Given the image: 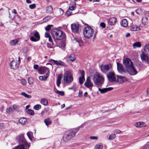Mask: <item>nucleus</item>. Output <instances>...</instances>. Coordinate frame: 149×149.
I'll return each instance as SVG.
<instances>
[{
	"label": "nucleus",
	"mask_w": 149,
	"mask_h": 149,
	"mask_svg": "<svg viewBox=\"0 0 149 149\" xmlns=\"http://www.w3.org/2000/svg\"><path fill=\"white\" fill-rule=\"evenodd\" d=\"M16 139L19 144L13 149H28L29 148L30 145L26 140L23 134H19Z\"/></svg>",
	"instance_id": "f257e3e1"
},
{
	"label": "nucleus",
	"mask_w": 149,
	"mask_h": 149,
	"mask_svg": "<svg viewBox=\"0 0 149 149\" xmlns=\"http://www.w3.org/2000/svg\"><path fill=\"white\" fill-rule=\"evenodd\" d=\"M78 130V128H74L65 131L63 137V141L65 142L69 141L74 136Z\"/></svg>",
	"instance_id": "f03ea898"
},
{
	"label": "nucleus",
	"mask_w": 149,
	"mask_h": 149,
	"mask_svg": "<svg viewBox=\"0 0 149 149\" xmlns=\"http://www.w3.org/2000/svg\"><path fill=\"white\" fill-rule=\"evenodd\" d=\"M51 35L54 40H60L64 39L65 35L61 30L57 29H54L52 30Z\"/></svg>",
	"instance_id": "7ed1b4c3"
},
{
	"label": "nucleus",
	"mask_w": 149,
	"mask_h": 149,
	"mask_svg": "<svg viewBox=\"0 0 149 149\" xmlns=\"http://www.w3.org/2000/svg\"><path fill=\"white\" fill-rule=\"evenodd\" d=\"M93 80L95 84L99 86H101L104 82L102 75L98 73L94 75Z\"/></svg>",
	"instance_id": "20e7f679"
},
{
	"label": "nucleus",
	"mask_w": 149,
	"mask_h": 149,
	"mask_svg": "<svg viewBox=\"0 0 149 149\" xmlns=\"http://www.w3.org/2000/svg\"><path fill=\"white\" fill-rule=\"evenodd\" d=\"M63 80L66 83H71L73 80V74L70 71H65L64 74Z\"/></svg>",
	"instance_id": "39448f33"
},
{
	"label": "nucleus",
	"mask_w": 149,
	"mask_h": 149,
	"mask_svg": "<svg viewBox=\"0 0 149 149\" xmlns=\"http://www.w3.org/2000/svg\"><path fill=\"white\" fill-rule=\"evenodd\" d=\"M83 33L85 38L89 39L93 36V30L90 27H86L84 29Z\"/></svg>",
	"instance_id": "423d86ee"
},
{
	"label": "nucleus",
	"mask_w": 149,
	"mask_h": 149,
	"mask_svg": "<svg viewBox=\"0 0 149 149\" xmlns=\"http://www.w3.org/2000/svg\"><path fill=\"white\" fill-rule=\"evenodd\" d=\"M100 68L101 71L104 73L112 69V66L110 64L105 65H101Z\"/></svg>",
	"instance_id": "0eeeda50"
},
{
	"label": "nucleus",
	"mask_w": 149,
	"mask_h": 149,
	"mask_svg": "<svg viewBox=\"0 0 149 149\" xmlns=\"http://www.w3.org/2000/svg\"><path fill=\"white\" fill-rule=\"evenodd\" d=\"M107 77L108 80L110 82H116V79L113 71H110L107 74Z\"/></svg>",
	"instance_id": "6e6552de"
},
{
	"label": "nucleus",
	"mask_w": 149,
	"mask_h": 149,
	"mask_svg": "<svg viewBox=\"0 0 149 149\" xmlns=\"http://www.w3.org/2000/svg\"><path fill=\"white\" fill-rule=\"evenodd\" d=\"M126 71L130 75H134L137 74V72L134 65L126 69Z\"/></svg>",
	"instance_id": "1a4fd4ad"
},
{
	"label": "nucleus",
	"mask_w": 149,
	"mask_h": 149,
	"mask_svg": "<svg viewBox=\"0 0 149 149\" xmlns=\"http://www.w3.org/2000/svg\"><path fill=\"white\" fill-rule=\"evenodd\" d=\"M123 63L126 69L134 65L131 60L128 58H126L124 59L123 61Z\"/></svg>",
	"instance_id": "9d476101"
},
{
	"label": "nucleus",
	"mask_w": 149,
	"mask_h": 149,
	"mask_svg": "<svg viewBox=\"0 0 149 149\" xmlns=\"http://www.w3.org/2000/svg\"><path fill=\"white\" fill-rule=\"evenodd\" d=\"M140 57L143 62L149 63V55H147L146 54L142 52L140 55Z\"/></svg>",
	"instance_id": "9b49d317"
},
{
	"label": "nucleus",
	"mask_w": 149,
	"mask_h": 149,
	"mask_svg": "<svg viewBox=\"0 0 149 149\" xmlns=\"http://www.w3.org/2000/svg\"><path fill=\"white\" fill-rule=\"evenodd\" d=\"M71 29L72 32L76 33L79 32V24H78L74 23L71 25Z\"/></svg>",
	"instance_id": "f8f14e48"
},
{
	"label": "nucleus",
	"mask_w": 149,
	"mask_h": 149,
	"mask_svg": "<svg viewBox=\"0 0 149 149\" xmlns=\"http://www.w3.org/2000/svg\"><path fill=\"white\" fill-rule=\"evenodd\" d=\"M9 65L10 68L13 70H17L19 67V64L14 60L11 61Z\"/></svg>",
	"instance_id": "ddd939ff"
},
{
	"label": "nucleus",
	"mask_w": 149,
	"mask_h": 149,
	"mask_svg": "<svg viewBox=\"0 0 149 149\" xmlns=\"http://www.w3.org/2000/svg\"><path fill=\"white\" fill-rule=\"evenodd\" d=\"M117 70L119 72L123 74L126 72V70H125L123 65L119 63H117Z\"/></svg>",
	"instance_id": "4468645a"
},
{
	"label": "nucleus",
	"mask_w": 149,
	"mask_h": 149,
	"mask_svg": "<svg viewBox=\"0 0 149 149\" xmlns=\"http://www.w3.org/2000/svg\"><path fill=\"white\" fill-rule=\"evenodd\" d=\"M117 79L116 80L117 82L119 84H122L127 81V78L125 76L117 75Z\"/></svg>",
	"instance_id": "2eb2a0df"
},
{
	"label": "nucleus",
	"mask_w": 149,
	"mask_h": 149,
	"mask_svg": "<svg viewBox=\"0 0 149 149\" xmlns=\"http://www.w3.org/2000/svg\"><path fill=\"white\" fill-rule=\"evenodd\" d=\"M50 62H52L53 61L54 64L57 65H60L66 67L67 65L63 62L61 60L56 61L53 59H50L49 61Z\"/></svg>",
	"instance_id": "dca6fc26"
},
{
	"label": "nucleus",
	"mask_w": 149,
	"mask_h": 149,
	"mask_svg": "<svg viewBox=\"0 0 149 149\" xmlns=\"http://www.w3.org/2000/svg\"><path fill=\"white\" fill-rule=\"evenodd\" d=\"M34 37L32 36L30 38V40L33 42H36L39 41L40 39V36L38 32H36L34 34Z\"/></svg>",
	"instance_id": "f3484780"
},
{
	"label": "nucleus",
	"mask_w": 149,
	"mask_h": 149,
	"mask_svg": "<svg viewBox=\"0 0 149 149\" xmlns=\"http://www.w3.org/2000/svg\"><path fill=\"white\" fill-rule=\"evenodd\" d=\"M84 85L85 86L88 88H89L90 87H92L93 86V84L91 82L90 77H88L84 84Z\"/></svg>",
	"instance_id": "a211bd4d"
},
{
	"label": "nucleus",
	"mask_w": 149,
	"mask_h": 149,
	"mask_svg": "<svg viewBox=\"0 0 149 149\" xmlns=\"http://www.w3.org/2000/svg\"><path fill=\"white\" fill-rule=\"evenodd\" d=\"M113 89L112 87H109L104 88L103 89H101L98 88V91H100L101 94H103L107 92L108 91H110Z\"/></svg>",
	"instance_id": "6ab92c4d"
},
{
	"label": "nucleus",
	"mask_w": 149,
	"mask_h": 149,
	"mask_svg": "<svg viewBox=\"0 0 149 149\" xmlns=\"http://www.w3.org/2000/svg\"><path fill=\"white\" fill-rule=\"evenodd\" d=\"M38 71L39 73L41 74H43L45 72L47 71L48 72V71H49V69L45 67H40L38 69Z\"/></svg>",
	"instance_id": "aec40b11"
},
{
	"label": "nucleus",
	"mask_w": 149,
	"mask_h": 149,
	"mask_svg": "<svg viewBox=\"0 0 149 149\" xmlns=\"http://www.w3.org/2000/svg\"><path fill=\"white\" fill-rule=\"evenodd\" d=\"M117 19L115 17L109 18L108 21V24L111 25H114L115 24Z\"/></svg>",
	"instance_id": "412c9836"
},
{
	"label": "nucleus",
	"mask_w": 149,
	"mask_h": 149,
	"mask_svg": "<svg viewBox=\"0 0 149 149\" xmlns=\"http://www.w3.org/2000/svg\"><path fill=\"white\" fill-rule=\"evenodd\" d=\"M49 71H48V72H47V74H46L45 76H41L39 77V80L41 81H45L46 80L49 76Z\"/></svg>",
	"instance_id": "4be33fe9"
},
{
	"label": "nucleus",
	"mask_w": 149,
	"mask_h": 149,
	"mask_svg": "<svg viewBox=\"0 0 149 149\" xmlns=\"http://www.w3.org/2000/svg\"><path fill=\"white\" fill-rule=\"evenodd\" d=\"M134 125L136 127H143L146 126V124L144 122H138L135 123Z\"/></svg>",
	"instance_id": "5701e85b"
},
{
	"label": "nucleus",
	"mask_w": 149,
	"mask_h": 149,
	"mask_svg": "<svg viewBox=\"0 0 149 149\" xmlns=\"http://www.w3.org/2000/svg\"><path fill=\"white\" fill-rule=\"evenodd\" d=\"M76 3L74 2H73L72 3L70 4L69 7L68 9L70 10H74L76 8Z\"/></svg>",
	"instance_id": "b1692460"
},
{
	"label": "nucleus",
	"mask_w": 149,
	"mask_h": 149,
	"mask_svg": "<svg viewBox=\"0 0 149 149\" xmlns=\"http://www.w3.org/2000/svg\"><path fill=\"white\" fill-rule=\"evenodd\" d=\"M144 53L146 54L147 55H149V45L146 44L144 48Z\"/></svg>",
	"instance_id": "393cba45"
},
{
	"label": "nucleus",
	"mask_w": 149,
	"mask_h": 149,
	"mask_svg": "<svg viewBox=\"0 0 149 149\" xmlns=\"http://www.w3.org/2000/svg\"><path fill=\"white\" fill-rule=\"evenodd\" d=\"M62 78V75L61 74H59L57 77L56 84L58 87L59 86L61 83V81Z\"/></svg>",
	"instance_id": "a878e982"
},
{
	"label": "nucleus",
	"mask_w": 149,
	"mask_h": 149,
	"mask_svg": "<svg viewBox=\"0 0 149 149\" xmlns=\"http://www.w3.org/2000/svg\"><path fill=\"white\" fill-rule=\"evenodd\" d=\"M46 10L47 13H51L53 12V8L52 6L50 5L46 7Z\"/></svg>",
	"instance_id": "bb28decb"
},
{
	"label": "nucleus",
	"mask_w": 149,
	"mask_h": 149,
	"mask_svg": "<svg viewBox=\"0 0 149 149\" xmlns=\"http://www.w3.org/2000/svg\"><path fill=\"white\" fill-rule=\"evenodd\" d=\"M121 25L123 27H126L128 25L127 21L126 19H124L122 20L120 22Z\"/></svg>",
	"instance_id": "cd10ccee"
},
{
	"label": "nucleus",
	"mask_w": 149,
	"mask_h": 149,
	"mask_svg": "<svg viewBox=\"0 0 149 149\" xmlns=\"http://www.w3.org/2000/svg\"><path fill=\"white\" fill-rule=\"evenodd\" d=\"M130 30L132 31H135L139 30L140 29V28L137 26L132 25L131 26Z\"/></svg>",
	"instance_id": "c85d7f7f"
},
{
	"label": "nucleus",
	"mask_w": 149,
	"mask_h": 149,
	"mask_svg": "<svg viewBox=\"0 0 149 149\" xmlns=\"http://www.w3.org/2000/svg\"><path fill=\"white\" fill-rule=\"evenodd\" d=\"M141 45L140 42H137L134 43L133 44L132 46L133 48H135L137 47H141Z\"/></svg>",
	"instance_id": "c756f323"
},
{
	"label": "nucleus",
	"mask_w": 149,
	"mask_h": 149,
	"mask_svg": "<svg viewBox=\"0 0 149 149\" xmlns=\"http://www.w3.org/2000/svg\"><path fill=\"white\" fill-rule=\"evenodd\" d=\"M68 58L72 62H73L76 59L75 55L74 54H71L68 56Z\"/></svg>",
	"instance_id": "7c9ffc66"
},
{
	"label": "nucleus",
	"mask_w": 149,
	"mask_h": 149,
	"mask_svg": "<svg viewBox=\"0 0 149 149\" xmlns=\"http://www.w3.org/2000/svg\"><path fill=\"white\" fill-rule=\"evenodd\" d=\"M40 103L45 106L47 105L48 104L47 100L45 98H43L40 101Z\"/></svg>",
	"instance_id": "2f4dec72"
},
{
	"label": "nucleus",
	"mask_w": 149,
	"mask_h": 149,
	"mask_svg": "<svg viewBox=\"0 0 149 149\" xmlns=\"http://www.w3.org/2000/svg\"><path fill=\"white\" fill-rule=\"evenodd\" d=\"M26 121V119L25 118H22L19 120V123L22 125H24Z\"/></svg>",
	"instance_id": "473e14b6"
},
{
	"label": "nucleus",
	"mask_w": 149,
	"mask_h": 149,
	"mask_svg": "<svg viewBox=\"0 0 149 149\" xmlns=\"http://www.w3.org/2000/svg\"><path fill=\"white\" fill-rule=\"evenodd\" d=\"M148 21V18L146 17H143L142 19V23L144 25H146Z\"/></svg>",
	"instance_id": "72a5a7b5"
},
{
	"label": "nucleus",
	"mask_w": 149,
	"mask_h": 149,
	"mask_svg": "<svg viewBox=\"0 0 149 149\" xmlns=\"http://www.w3.org/2000/svg\"><path fill=\"white\" fill-rule=\"evenodd\" d=\"M44 122L46 125L47 126L51 123L52 121L50 118H47L44 120Z\"/></svg>",
	"instance_id": "f704fd0d"
},
{
	"label": "nucleus",
	"mask_w": 149,
	"mask_h": 149,
	"mask_svg": "<svg viewBox=\"0 0 149 149\" xmlns=\"http://www.w3.org/2000/svg\"><path fill=\"white\" fill-rule=\"evenodd\" d=\"M103 147V145L101 143L97 144L95 147L94 149H102Z\"/></svg>",
	"instance_id": "c9c22d12"
},
{
	"label": "nucleus",
	"mask_w": 149,
	"mask_h": 149,
	"mask_svg": "<svg viewBox=\"0 0 149 149\" xmlns=\"http://www.w3.org/2000/svg\"><path fill=\"white\" fill-rule=\"evenodd\" d=\"M18 42V41L16 39H15L11 40L9 43L11 45H14Z\"/></svg>",
	"instance_id": "e433bc0d"
},
{
	"label": "nucleus",
	"mask_w": 149,
	"mask_h": 149,
	"mask_svg": "<svg viewBox=\"0 0 149 149\" xmlns=\"http://www.w3.org/2000/svg\"><path fill=\"white\" fill-rule=\"evenodd\" d=\"M75 40L79 43V45L81 46V44H82L83 42V41L81 38H77L75 39Z\"/></svg>",
	"instance_id": "4c0bfd02"
},
{
	"label": "nucleus",
	"mask_w": 149,
	"mask_h": 149,
	"mask_svg": "<svg viewBox=\"0 0 149 149\" xmlns=\"http://www.w3.org/2000/svg\"><path fill=\"white\" fill-rule=\"evenodd\" d=\"M26 111L27 113L30 115H33L34 114V111L31 109H27Z\"/></svg>",
	"instance_id": "58836bf2"
},
{
	"label": "nucleus",
	"mask_w": 149,
	"mask_h": 149,
	"mask_svg": "<svg viewBox=\"0 0 149 149\" xmlns=\"http://www.w3.org/2000/svg\"><path fill=\"white\" fill-rule=\"evenodd\" d=\"M116 137V135L115 134H112L110 135L108 139L109 140H112Z\"/></svg>",
	"instance_id": "ea45409f"
},
{
	"label": "nucleus",
	"mask_w": 149,
	"mask_h": 149,
	"mask_svg": "<svg viewBox=\"0 0 149 149\" xmlns=\"http://www.w3.org/2000/svg\"><path fill=\"white\" fill-rule=\"evenodd\" d=\"M21 95H23L25 97L28 98H31V96L30 95H28L25 92H22L21 93Z\"/></svg>",
	"instance_id": "a19ab883"
},
{
	"label": "nucleus",
	"mask_w": 149,
	"mask_h": 149,
	"mask_svg": "<svg viewBox=\"0 0 149 149\" xmlns=\"http://www.w3.org/2000/svg\"><path fill=\"white\" fill-rule=\"evenodd\" d=\"M41 107V105L38 104L35 105L33 107V108L34 109L38 110L40 109Z\"/></svg>",
	"instance_id": "79ce46f5"
},
{
	"label": "nucleus",
	"mask_w": 149,
	"mask_h": 149,
	"mask_svg": "<svg viewBox=\"0 0 149 149\" xmlns=\"http://www.w3.org/2000/svg\"><path fill=\"white\" fill-rule=\"evenodd\" d=\"M85 80V79L84 78H83V77H79V84H80L82 85L83 84Z\"/></svg>",
	"instance_id": "37998d69"
},
{
	"label": "nucleus",
	"mask_w": 149,
	"mask_h": 149,
	"mask_svg": "<svg viewBox=\"0 0 149 149\" xmlns=\"http://www.w3.org/2000/svg\"><path fill=\"white\" fill-rule=\"evenodd\" d=\"M6 112L8 113H10L11 112H12L13 111V109H12V107L11 106L10 107H9L6 110Z\"/></svg>",
	"instance_id": "c03bdc74"
},
{
	"label": "nucleus",
	"mask_w": 149,
	"mask_h": 149,
	"mask_svg": "<svg viewBox=\"0 0 149 149\" xmlns=\"http://www.w3.org/2000/svg\"><path fill=\"white\" fill-rule=\"evenodd\" d=\"M55 93L62 96L64 95V92L63 91H59L57 90Z\"/></svg>",
	"instance_id": "a18cd8bd"
},
{
	"label": "nucleus",
	"mask_w": 149,
	"mask_h": 149,
	"mask_svg": "<svg viewBox=\"0 0 149 149\" xmlns=\"http://www.w3.org/2000/svg\"><path fill=\"white\" fill-rule=\"evenodd\" d=\"M53 26L52 25H48L46 27H45L46 30L48 31L50 30L51 27Z\"/></svg>",
	"instance_id": "49530a36"
},
{
	"label": "nucleus",
	"mask_w": 149,
	"mask_h": 149,
	"mask_svg": "<svg viewBox=\"0 0 149 149\" xmlns=\"http://www.w3.org/2000/svg\"><path fill=\"white\" fill-rule=\"evenodd\" d=\"M59 12V15L61 16L64 13V11L63 10L61 9V8L59 9L58 10Z\"/></svg>",
	"instance_id": "de8ad7c7"
},
{
	"label": "nucleus",
	"mask_w": 149,
	"mask_h": 149,
	"mask_svg": "<svg viewBox=\"0 0 149 149\" xmlns=\"http://www.w3.org/2000/svg\"><path fill=\"white\" fill-rule=\"evenodd\" d=\"M21 82L22 84L23 85H25L26 83V80L24 79H21Z\"/></svg>",
	"instance_id": "09e8293b"
},
{
	"label": "nucleus",
	"mask_w": 149,
	"mask_h": 149,
	"mask_svg": "<svg viewBox=\"0 0 149 149\" xmlns=\"http://www.w3.org/2000/svg\"><path fill=\"white\" fill-rule=\"evenodd\" d=\"M36 7V5L34 3L29 5V7L31 9H33L34 8Z\"/></svg>",
	"instance_id": "8fccbe9b"
},
{
	"label": "nucleus",
	"mask_w": 149,
	"mask_h": 149,
	"mask_svg": "<svg viewBox=\"0 0 149 149\" xmlns=\"http://www.w3.org/2000/svg\"><path fill=\"white\" fill-rule=\"evenodd\" d=\"M49 39V41L51 43V45H53V43L51 36L48 38Z\"/></svg>",
	"instance_id": "3c124183"
},
{
	"label": "nucleus",
	"mask_w": 149,
	"mask_h": 149,
	"mask_svg": "<svg viewBox=\"0 0 149 149\" xmlns=\"http://www.w3.org/2000/svg\"><path fill=\"white\" fill-rule=\"evenodd\" d=\"M66 14L67 16H69L72 14V13L68 10L66 12Z\"/></svg>",
	"instance_id": "603ef678"
},
{
	"label": "nucleus",
	"mask_w": 149,
	"mask_h": 149,
	"mask_svg": "<svg viewBox=\"0 0 149 149\" xmlns=\"http://www.w3.org/2000/svg\"><path fill=\"white\" fill-rule=\"evenodd\" d=\"M81 77L84 78L85 73L84 70H82L81 72Z\"/></svg>",
	"instance_id": "864d4df0"
},
{
	"label": "nucleus",
	"mask_w": 149,
	"mask_h": 149,
	"mask_svg": "<svg viewBox=\"0 0 149 149\" xmlns=\"http://www.w3.org/2000/svg\"><path fill=\"white\" fill-rule=\"evenodd\" d=\"M50 19V17L49 16H47L44 18L43 19V20L44 21H47L49 20Z\"/></svg>",
	"instance_id": "5fc2aeb1"
},
{
	"label": "nucleus",
	"mask_w": 149,
	"mask_h": 149,
	"mask_svg": "<svg viewBox=\"0 0 149 149\" xmlns=\"http://www.w3.org/2000/svg\"><path fill=\"white\" fill-rule=\"evenodd\" d=\"M50 36H50L49 33L46 32L45 33V37L46 38H48L49 37H50Z\"/></svg>",
	"instance_id": "6e6d98bb"
},
{
	"label": "nucleus",
	"mask_w": 149,
	"mask_h": 149,
	"mask_svg": "<svg viewBox=\"0 0 149 149\" xmlns=\"http://www.w3.org/2000/svg\"><path fill=\"white\" fill-rule=\"evenodd\" d=\"M27 136L30 140H31L32 139L31 137V133L30 132H28L27 133Z\"/></svg>",
	"instance_id": "4d7b16f0"
},
{
	"label": "nucleus",
	"mask_w": 149,
	"mask_h": 149,
	"mask_svg": "<svg viewBox=\"0 0 149 149\" xmlns=\"http://www.w3.org/2000/svg\"><path fill=\"white\" fill-rule=\"evenodd\" d=\"M100 25L103 28H104L106 26L104 22H101L100 24Z\"/></svg>",
	"instance_id": "13d9d810"
},
{
	"label": "nucleus",
	"mask_w": 149,
	"mask_h": 149,
	"mask_svg": "<svg viewBox=\"0 0 149 149\" xmlns=\"http://www.w3.org/2000/svg\"><path fill=\"white\" fill-rule=\"evenodd\" d=\"M90 138L92 140H97L98 139L97 137L95 136H91L90 137Z\"/></svg>",
	"instance_id": "bf43d9fd"
},
{
	"label": "nucleus",
	"mask_w": 149,
	"mask_h": 149,
	"mask_svg": "<svg viewBox=\"0 0 149 149\" xmlns=\"http://www.w3.org/2000/svg\"><path fill=\"white\" fill-rule=\"evenodd\" d=\"M4 126L3 123H1L0 124V129H3Z\"/></svg>",
	"instance_id": "052dcab7"
},
{
	"label": "nucleus",
	"mask_w": 149,
	"mask_h": 149,
	"mask_svg": "<svg viewBox=\"0 0 149 149\" xmlns=\"http://www.w3.org/2000/svg\"><path fill=\"white\" fill-rule=\"evenodd\" d=\"M39 67V65H33V68L35 70L37 69Z\"/></svg>",
	"instance_id": "680f3d73"
},
{
	"label": "nucleus",
	"mask_w": 149,
	"mask_h": 149,
	"mask_svg": "<svg viewBox=\"0 0 149 149\" xmlns=\"http://www.w3.org/2000/svg\"><path fill=\"white\" fill-rule=\"evenodd\" d=\"M114 132L116 134H120L121 132V131L119 130H115Z\"/></svg>",
	"instance_id": "e2e57ef3"
},
{
	"label": "nucleus",
	"mask_w": 149,
	"mask_h": 149,
	"mask_svg": "<svg viewBox=\"0 0 149 149\" xmlns=\"http://www.w3.org/2000/svg\"><path fill=\"white\" fill-rule=\"evenodd\" d=\"M12 107V109L13 111L14 110L16 109L17 108V106L15 105H13Z\"/></svg>",
	"instance_id": "0e129e2a"
},
{
	"label": "nucleus",
	"mask_w": 149,
	"mask_h": 149,
	"mask_svg": "<svg viewBox=\"0 0 149 149\" xmlns=\"http://www.w3.org/2000/svg\"><path fill=\"white\" fill-rule=\"evenodd\" d=\"M47 46L48 47L51 48L52 47L53 45H51V43L50 44L48 43Z\"/></svg>",
	"instance_id": "69168bd1"
},
{
	"label": "nucleus",
	"mask_w": 149,
	"mask_h": 149,
	"mask_svg": "<svg viewBox=\"0 0 149 149\" xmlns=\"http://www.w3.org/2000/svg\"><path fill=\"white\" fill-rule=\"evenodd\" d=\"M61 46L63 47H64L65 46V44L64 42H61Z\"/></svg>",
	"instance_id": "338daca9"
},
{
	"label": "nucleus",
	"mask_w": 149,
	"mask_h": 149,
	"mask_svg": "<svg viewBox=\"0 0 149 149\" xmlns=\"http://www.w3.org/2000/svg\"><path fill=\"white\" fill-rule=\"evenodd\" d=\"M146 94L147 96H149V88L147 90Z\"/></svg>",
	"instance_id": "774afa93"
}]
</instances>
